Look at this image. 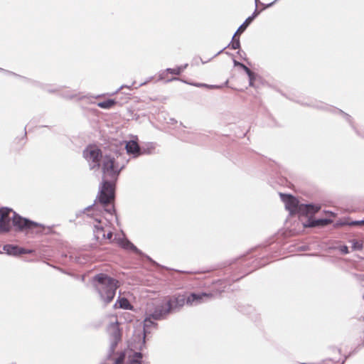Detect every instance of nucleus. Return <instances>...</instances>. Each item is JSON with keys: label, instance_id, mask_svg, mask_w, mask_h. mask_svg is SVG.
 Listing matches in <instances>:
<instances>
[{"label": "nucleus", "instance_id": "obj_1", "mask_svg": "<svg viewBox=\"0 0 364 364\" xmlns=\"http://www.w3.org/2000/svg\"><path fill=\"white\" fill-rule=\"evenodd\" d=\"M128 162L129 159L124 157V153L117 148L110 150L102 157V171L104 178L97 198L104 210L110 214L114 212V207L106 206L114 201L115 183Z\"/></svg>", "mask_w": 364, "mask_h": 364}, {"label": "nucleus", "instance_id": "obj_2", "mask_svg": "<svg viewBox=\"0 0 364 364\" xmlns=\"http://www.w3.org/2000/svg\"><path fill=\"white\" fill-rule=\"evenodd\" d=\"M11 221L18 231L23 232L39 228L38 233L43 234L51 232L52 227H46L41 223H36L28 218H23L9 208H0V232H7L11 230Z\"/></svg>", "mask_w": 364, "mask_h": 364}, {"label": "nucleus", "instance_id": "obj_3", "mask_svg": "<svg viewBox=\"0 0 364 364\" xmlns=\"http://www.w3.org/2000/svg\"><path fill=\"white\" fill-rule=\"evenodd\" d=\"M170 314V309L166 306V302L163 301H155L148 304L146 310V318L143 326V342L145 343V338L150 333L149 328L156 327L157 323L154 321L165 319Z\"/></svg>", "mask_w": 364, "mask_h": 364}, {"label": "nucleus", "instance_id": "obj_4", "mask_svg": "<svg viewBox=\"0 0 364 364\" xmlns=\"http://www.w3.org/2000/svg\"><path fill=\"white\" fill-rule=\"evenodd\" d=\"M95 288L101 299L106 304L110 303L114 299L117 286V281L105 274H98L94 277Z\"/></svg>", "mask_w": 364, "mask_h": 364}, {"label": "nucleus", "instance_id": "obj_5", "mask_svg": "<svg viewBox=\"0 0 364 364\" xmlns=\"http://www.w3.org/2000/svg\"><path fill=\"white\" fill-rule=\"evenodd\" d=\"M211 296V294L206 293H192L187 297V299H186L183 295H174L166 297L165 301L166 302V306L170 309V313H171L174 311L179 310L184 306L186 302L187 304L191 306L198 305L203 303L205 301V299L210 298Z\"/></svg>", "mask_w": 364, "mask_h": 364}, {"label": "nucleus", "instance_id": "obj_6", "mask_svg": "<svg viewBox=\"0 0 364 364\" xmlns=\"http://www.w3.org/2000/svg\"><path fill=\"white\" fill-rule=\"evenodd\" d=\"M280 197L290 213H298L301 215H312L320 210V206L313 204H299L297 199L289 194L280 193Z\"/></svg>", "mask_w": 364, "mask_h": 364}, {"label": "nucleus", "instance_id": "obj_7", "mask_svg": "<svg viewBox=\"0 0 364 364\" xmlns=\"http://www.w3.org/2000/svg\"><path fill=\"white\" fill-rule=\"evenodd\" d=\"M96 204V200H95V203L93 205H89L87 208H85L83 210L84 213H87V215L90 218H92L95 220V224H94V228H93V234L95 239L100 242H102L106 240L105 232L106 229L104 226V223L102 221V220L98 218L97 216H95L94 214L90 215L88 212L90 210H92L94 212L97 211L98 208L95 205Z\"/></svg>", "mask_w": 364, "mask_h": 364}, {"label": "nucleus", "instance_id": "obj_8", "mask_svg": "<svg viewBox=\"0 0 364 364\" xmlns=\"http://www.w3.org/2000/svg\"><path fill=\"white\" fill-rule=\"evenodd\" d=\"M83 157L87 161L90 169H98L100 166V160L102 161L101 150L96 146H88L83 151Z\"/></svg>", "mask_w": 364, "mask_h": 364}, {"label": "nucleus", "instance_id": "obj_9", "mask_svg": "<svg viewBox=\"0 0 364 364\" xmlns=\"http://www.w3.org/2000/svg\"><path fill=\"white\" fill-rule=\"evenodd\" d=\"M107 333L110 338L109 351L110 353H112L114 351L115 348L122 338V333L116 318L114 321H111L107 326Z\"/></svg>", "mask_w": 364, "mask_h": 364}, {"label": "nucleus", "instance_id": "obj_10", "mask_svg": "<svg viewBox=\"0 0 364 364\" xmlns=\"http://www.w3.org/2000/svg\"><path fill=\"white\" fill-rule=\"evenodd\" d=\"M126 152L122 149L121 152L124 153V157L126 158L127 154H133L134 156H137L141 154V149L136 141L134 140L129 141L125 145Z\"/></svg>", "mask_w": 364, "mask_h": 364}, {"label": "nucleus", "instance_id": "obj_11", "mask_svg": "<svg viewBox=\"0 0 364 364\" xmlns=\"http://www.w3.org/2000/svg\"><path fill=\"white\" fill-rule=\"evenodd\" d=\"M122 246L125 249L132 250L133 252H134L137 255H139L140 256H142V257H144L148 261H149L150 262L153 263L154 264L157 265V263L155 261H154L149 256H148V255H145L144 253H143L139 249H138L129 240H126L125 242H124L123 244H122Z\"/></svg>", "mask_w": 364, "mask_h": 364}, {"label": "nucleus", "instance_id": "obj_12", "mask_svg": "<svg viewBox=\"0 0 364 364\" xmlns=\"http://www.w3.org/2000/svg\"><path fill=\"white\" fill-rule=\"evenodd\" d=\"M188 64H184L181 66H178L176 68H167L162 73L160 74L159 77L161 80L165 78L164 74L165 73H168L172 75H179L187 67Z\"/></svg>", "mask_w": 364, "mask_h": 364}, {"label": "nucleus", "instance_id": "obj_13", "mask_svg": "<svg viewBox=\"0 0 364 364\" xmlns=\"http://www.w3.org/2000/svg\"><path fill=\"white\" fill-rule=\"evenodd\" d=\"M331 220L330 219H316V220H309L308 224L306 225V227L314 228L318 226H326L331 223Z\"/></svg>", "mask_w": 364, "mask_h": 364}, {"label": "nucleus", "instance_id": "obj_14", "mask_svg": "<svg viewBox=\"0 0 364 364\" xmlns=\"http://www.w3.org/2000/svg\"><path fill=\"white\" fill-rule=\"evenodd\" d=\"M3 250L9 255L17 256L18 252L19 250V247L18 246L14 245H4Z\"/></svg>", "mask_w": 364, "mask_h": 364}, {"label": "nucleus", "instance_id": "obj_15", "mask_svg": "<svg viewBox=\"0 0 364 364\" xmlns=\"http://www.w3.org/2000/svg\"><path fill=\"white\" fill-rule=\"evenodd\" d=\"M117 102L114 100L109 99L97 103V106L102 109H110Z\"/></svg>", "mask_w": 364, "mask_h": 364}, {"label": "nucleus", "instance_id": "obj_16", "mask_svg": "<svg viewBox=\"0 0 364 364\" xmlns=\"http://www.w3.org/2000/svg\"><path fill=\"white\" fill-rule=\"evenodd\" d=\"M119 307L124 309H131L132 306L126 298H119L117 301Z\"/></svg>", "mask_w": 364, "mask_h": 364}, {"label": "nucleus", "instance_id": "obj_17", "mask_svg": "<svg viewBox=\"0 0 364 364\" xmlns=\"http://www.w3.org/2000/svg\"><path fill=\"white\" fill-rule=\"evenodd\" d=\"M136 353H134L132 357H129V364H130L131 360H132L134 358L135 354H136ZM124 358H125V354L124 353H122L119 355V357L115 360L114 364H123Z\"/></svg>", "mask_w": 364, "mask_h": 364}, {"label": "nucleus", "instance_id": "obj_18", "mask_svg": "<svg viewBox=\"0 0 364 364\" xmlns=\"http://www.w3.org/2000/svg\"><path fill=\"white\" fill-rule=\"evenodd\" d=\"M228 47H230L233 50L240 48V38H235V36H233L231 43L228 45Z\"/></svg>", "mask_w": 364, "mask_h": 364}, {"label": "nucleus", "instance_id": "obj_19", "mask_svg": "<svg viewBox=\"0 0 364 364\" xmlns=\"http://www.w3.org/2000/svg\"><path fill=\"white\" fill-rule=\"evenodd\" d=\"M250 18H247L244 23L238 28L237 32H243L247 28V27L252 23Z\"/></svg>", "mask_w": 364, "mask_h": 364}, {"label": "nucleus", "instance_id": "obj_20", "mask_svg": "<svg viewBox=\"0 0 364 364\" xmlns=\"http://www.w3.org/2000/svg\"><path fill=\"white\" fill-rule=\"evenodd\" d=\"M141 353H136L135 354L134 358L132 360H131L130 364H141Z\"/></svg>", "mask_w": 364, "mask_h": 364}, {"label": "nucleus", "instance_id": "obj_21", "mask_svg": "<svg viewBox=\"0 0 364 364\" xmlns=\"http://www.w3.org/2000/svg\"><path fill=\"white\" fill-rule=\"evenodd\" d=\"M194 85L196 87H208L214 88V89H218V88H221L223 87L222 85H208L206 84H202V83H196V84H194Z\"/></svg>", "mask_w": 364, "mask_h": 364}, {"label": "nucleus", "instance_id": "obj_22", "mask_svg": "<svg viewBox=\"0 0 364 364\" xmlns=\"http://www.w3.org/2000/svg\"><path fill=\"white\" fill-rule=\"evenodd\" d=\"M32 252H33L32 250H27V249L19 247V250L18 252V255H23V254H31Z\"/></svg>", "mask_w": 364, "mask_h": 364}, {"label": "nucleus", "instance_id": "obj_23", "mask_svg": "<svg viewBox=\"0 0 364 364\" xmlns=\"http://www.w3.org/2000/svg\"><path fill=\"white\" fill-rule=\"evenodd\" d=\"M241 68L244 70V71L247 73L248 76H252L253 75V72L248 68L245 65H241Z\"/></svg>", "mask_w": 364, "mask_h": 364}, {"label": "nucleus", "instance_id": "obj_24", "mask_svg": "<svg viewBox=\"0 0 364 364\" xmlns=\"http://www.w3.org/2000/svg\"><path fill=\"white\" fill-rule=\"evenodd\" d=\"M312 106L321 109H325L328 108L326 105L322 102L317 103L316 105H313Z\"/></svg>", "mask_w": 364, "mask_h": 364}, {"label": "nucleus", "instance_id": "obj_25", "mask_svg": "<svg viewBox=\"0 0 364 364\" xmlns=\"http://www.w3.org/2000/svg\"><path fill=\"white\" fill-rule=\"evenodd\" d=\"M338 112L342 114L344 117V118L349 122V123H351V117L350 115H348V114L343 112L342 110L341 109H338L336 110Z\"/></svg>", "mask_w": 364, "mask_h": 364}, {"label": "nucleus", "instance_id": "obj_26", "mask_svg": "<svg viewBox=\"0 0 364 364\" xmlns=\"http://www.w3.org/2000/svg\"><path fill=\"white\" fill-rule=\"evenodd\" d=\"M360 225H364V219L361 220H354L349 223V225L350 226H355Z\"/></svg>", "mask_w": 364, "mask_h": 364}, {"label": "nucleus", "instance_id": "obj_27", "mask_svg": "<svg viewBox=\"0 0 364 364\" xmlns=\"http://www.w3.org/2000/svg\"><path fill=\"white\" fill-rule=\"evenodd\" d=\"M249 77V85L251 86V87H253L254 86V80L255 79V74L253 73V75L252 76H248Z\"/></svg>", "mask_w": 364, "mask_h": 364}, {"label": "nucleus", "instance_id": "obj_28", "mask_svg": "<svg viewBox=\"0 0 364 364\" xmlns=\"http://www.w3.org/2000/svg\"><path fill=\"white\" fill-rule=\"evenodd\" d=\"M259 12L260 11L255 9V11L253 12V14L248 18H250L251 21H252L259 15Z\"/></svg>", "mask_w": 364, "mask_h": 364}, {"label": "nucleus", "instance_id": "obj_29", "mask_svg": "<svg viewBox=\"0 0 364 364\" xmlns=\"http://www.w3.org/2000/svg\"><path fill=\"white\" fill-rule=\"evenodd\" d=\"M112 232L111 230H106V232H105V236H106V240H112Z\"/></svg>", "mask_w": 364, "mask_h": 364}, {"label": "nucleus", "instance_id": "obj_30", "mask_svg": "<svg viewBox=\"0 0 364 364\" xmlns=\"http://www.w3.org/2000/svg\"><path fill=\"white\" fill-rule=\"evenodd\" d=\"M278 0H274V1H272V2H271V3L268 4L264 5V8L263 9H267L269 7L272 6Z\"/></svg>", "mask_w": 364, "mask_h": 364}, {"label": "nucleus", "instance_id": "obj_31", "mask_svg": "<svg viewBox=\"0 0 364 364\" xmlns=\"http://www.w3.org/2000/svg\"><path fill=\"white\" fill-rule=\"evenodd\" d=\"M341 251L343 254H348V248L347 246H343L341 249Z\"/></svg>", "mask_w": 364, "mask_h": 364}, {"label": "nucleus", "instance_id": "obj_32", "mask_svg": "<svg viewBox=\"0 0 364 364\" xmlns=\"http://www.w3.org/2000/svg\"><path fill=\"white\" fill-rule=\"evenodd\" d=\"M233 63L235 66H240V68H241V65L243 64V63H241L235 60H233Z\"/></svg>", "mask_w": 364, "mask_h": 364}, {"label": "nucleus", "instance_id": "obj_33", "mask_svg": "<svg viewBox=\"0 0 364 364\" xmlns=\"http://www.w3.org/2000/svg\"><path fill=\"white\" fill-rule=\"evenodd\" d=\"M357 244H358V242H355V243L353 244V248H354V249H357V248H360V247H361V246L358 247V245H357Z\"/></svg>", "mask_w": 364, "mask_h": 364}, {"label": "nucleus", "instance_id": "obj_34", "mask_svg": "<svg viewBox=\"0 0 364 364\" xmlns=\"http://www.w3.org/2000/svg\"><path fill=\"white\" fill-rule=\"evenodd\" d=\"M65 97H68V98H70V99H73V98H74L75 96V95H66Z\"/></svg>", "mask_w": 364, "mask_h": 364}, {"label": "nucleus", "instance_id": "obj_35", "mask_svg": "<svg viewBox=\"0 0 364 364\" xmlns=\"http://www.w3.org/2000/svg\"><path fill=\"white\" fill-rule=\"evenodd\" d=\"M242 32H237V31L235 32V33L234 34L233 36H235V38H236V35L237 34H239V33H241Z\"/></svg>", "mask_w": 364, "mask_h": 364}, {"label": "nucleus", "instance_id": "obj_36", "mask_svg": "<svg viewBox=\"0 0 364 364\" xmlns=\"http://www.w3.org/2000/svg\"><path fill=\"white\" fill-rule=\"evenodd\" d=\"M223 51V50H220V51H218L215 55V56L219 55L220 53H221Z\"/></svg>", "mask_w": 364, "mask_h": 364}, {"label": "nucleus", "instance_id": "obj_37", "mask_svg": "<svg viewBox=\"0 0 364 364\" xmlns=\"http://www.w3.org/2000/svg\"><path fill=\"white\" fill-rule=\"evenodd\" d=\"M178 80V77H173V78L171 79V80ZM168 81L169 82V81H171V80H168Z\"/></svg>", "mask_w": 364, "mask_h": 364}, {"label": "nucleus", "instance_id": "obj_38", "mask_svg": "<svg viewBox=\"0 0 364 364\" xmlns=\"http://www.w3.org/2000/svg\"><path fill=\"white\" fill-rule=\"evenodd\" d=\"M124 87V86H121L117 91L116 92H118L120 90H122V88Z\"/></svg>", "mask_w": 364, "mask_h": 364}, {"label": "nucleus", "instance_id": "obj_39", "mask_svg": "<svg viewBox=\"0 0 364 364\" xmlns=\"http://www.w3.org/2000/svg\"><path fill=\"white\" fill-rule=\"evenodd\" d=\"M84 97H85V96H80V97H78V99H79V100H82V99H83Z\"/></svg>", "mask_w": 364, "mask_h": 364}, {"label": "nucleus", "instance_id": "obj_40", "mask_svg": "<svg viewBox=\"0 0 364 364\" xmlns=\"http://www.w3.org/2000/svg\"><path fill=\"white\" fill-rule=\"evenodd\" d=\"M255 4H256V6H257L258 2H259V0H255Z\"/></svg>", "mask_w": 364, "mask_h": 364}, {"label": "nucleus", "instance_id": "obj_41", "mask_svg": "<svg viewBox=\"0 0 364 364\" xmlns=\"http://www.w3.org/2000/svg\"><path fill=\"white\" fill-rule=\"evenodd\" d=\"M346 358L342 361L341 364H343L345 363Z\"/></svg>", "mask_w": 364, "mask_h": 364}, {"label": "nucleus", "instance_id": "obj_42", "mask_svg": "<svg viewBox=\"0 0 364 364\" xmlns=\"http://www.w3.org/2000/svg\"><path fill=\"white\" fill-rule=\"evenodd\" d=\"M331 360H326L325 362H331Z\"/></svg>", "mask_w": 364, "mask_h": 364}]
</instances>
